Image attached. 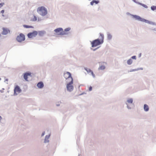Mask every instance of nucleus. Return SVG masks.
<instances>
[{"label": "nucleus", "mask_w": 156, "mask_h": 156, "mask_svg": "<svg viewBox=\"0 0 156 156\" xmlns=\"http://www.w3.org/2000/svg\"><path fill=\"white\" fill-rule=\"evenodd\" d=\"M37 11L42 16H44L47 14V10L46 9L44 6L38 7L37 9Z\"/></svg>", "instance_id": "f03ea898"}, {"label": "nucleus", "mask_w": 156, "mask_h": 156, "mask_svg": "<svg viewBox=\"0 0 156 156\" xmlns=\"http://www.w3.org/2000/svg\"><path fill=\"white\" fill-rule=\"evenodd\" d=\"M4 4V3H0V8L2 7Z\"/></svg>", "instance_id": "b1692460"}, {"label": "nucleus", "mask_w": 156, "mask_h": 156, "mask_svg": "<svg viewBox=\"0 0 156 156\" xmlns=\"http://www.w3.org/2000/svg\"><path fill=\"white\" fill-rule=\"evenodd\" d=\"M105 67L104 66H101L99 67V69L101 70H104L105 69Z\"/></svg>", "instance_id": "a211bd4d"}, {"label": "nucleus", "mask_w": 156, "mask_h": 156, "mask_svg": "<svg viewBox=\"0 0 156 156\" xmlns=\"http://www.w3.org/2000/svg\"><path fill=\"white\" fill-rule=\"evenodd\" d=\"M127 102L129 103H132L133 100L132 98H129L127 100Z\"/></svg>", "instance_id": "dca6fc26"}, {"label": "nucleus", "mask_w": 156, "mask_h": 156, "mask_svg": "<svg viewBox=\"0 0 156 156\" xmlns=\"http://www.w3.org/2000/svg\"><path fill=\"white\" fill-rule=\"evenodd\" d=\"M84 69L88 73H90L94 77H95V76L94 74V73L90 69L86 68H85Z\"/></svg>", "instance_id": "9b49d317"}, {"label": "nucleus", "mask_w": 156, "mask_h": 156, "mask_svg": "<svg viewBox=\"0 0 156 156\" xmlns=\"http://www.w3.org/2000/svg\"><path fill=\"white\" fill-rule=\"evenodd\" d=\"M38 32L36 31H34L30 33L27 34V36L29 38H32L35 37L37 35Z\"/></svg>", "instance_id": "423d86ee"}, {"label": "nucleus", "mask_w": 156, "mask_h": 156, "mask_svg": "<svg viewBox=\"0 0 156 156\" xmlns=\"http://www.w3.org/2000/svg\"><path fill=\"white\" fill-rule=\"evenodd\" d=\"M100 35L101 37V40L98 39H96L91 42L92 47H96L103 43L104 39V35L101 33H100Z\"/></svg>", "instance_id": "f257e3e1"}, {"label": "nucleus", "mask_w": 156, "mask_h": 156, "mask_svg": "<svg viewBox=\"0 0 156 156\" xmlns=\"http://www.w3.org/2000/svg\"><path fill=\"white\" fill-rule=\"evenodd\" d=\"M44 132L42 134V136H44Z\"/></svg>", "instance_id": "c756f323"}, {"label": "nucleus", "mask_w": 156, "mask_h": 156, "mask_svg": "<svg viewBox=\"0 0 156 156\" xmlns=\"http://www.w3.org/2000/svg\"><path fill=\"white\" fill-rule=\"evenodd\" d=\"M47 136H46V138H47Z\"/></svg>", "instance_id": "2f4dec72"}, {"label": "nucleus", "mask_w": 156, "mask_h": 156, "mask_svg": "<svg viewBox=\"0 0 156 156\" xmlns=\"http://www.w3.org/2000/svg\"><path fill=\"white\" fill-rule=\"evenodd\" d=\"M23 26L25 28H33V27L32 26H28V25H23Z\"/></svg>", "instance_id": "6ab92c4d"}, {"label": "nucleus", "mask_w": 156, "mask_h": 156, "mask_svg": "<svg viewBox=\"0 0 156 156\" xmlns=\"http://www.w3.org/2000/svg\"><path fill=\"white\" fill-rule=\"evenodd\" d=\"M2 119L1 117L0 116V121Z\"/></svg>", "instance_id": "7c9ffc66"}, {"label": "nucleus", "mask_w": 156, "mask_h": 156, "mask_svg": "<svg viewBox=\"0 0 156 156\" xmlns=\"http://www.w3.org/2000/svg\"><path fill=\"white\" fill-rule=\"evenodd\" d=\"M134 18H135L136 20H138L139 21H140L142 22H147L148 21L140 17L139 16L136 15H131Z\"/></svg>", "instance_id": "0eeeda50"}, {"label": "nucleus", "mask_w": 156, "mask_h": 156, "mask_svg": "<svg viewBox=\"0 0 156 156\" xmlns=\"http://www.w3.org/2000/svg\"><path fill=\"white\" fill-rule=\"evenodd\" d=\"M151 9L152 10L154 11L156 10V6H152L151 7Z\"/></svg>", "instance_id": "aec40b11"}, {"label": "nucleus", "mask_w": 156, "mask_h": 156, "mask_svg": "<svg viewBox=\"0 0 156 156\" xmlns=\"http://www.w3.org/2000/svg\"><path fill=\"white\" fill-rule=\"evenodd\" d=\"M4 10H2L1 11V13H2V14L4 13Z\"/></svg>", "instance_id": "c85d7f7f"}, {"label": "nucleus", "mask_w": 156, "mask_h": 156, "mask_svg": "<svg viewBox=\"0 0 156 156\" xmlns=\"http://www.w3.org/2000/svg\"><path fill=\"white\" fill-rule=\"evenodd\" d=\"M94 3V1H93L90 2V4L91 5H93Z\"/></svg>", "instance_id": "bb28decb"}, {"label": "nucleus", "mask_w": 156, "mask_h": 156, "mask_svg": "<svg viewBox=\"0 0 156 156\" xmlns=\"http://www.w3.org/2000/svg\"><path fill=\"white\" fill-rule=\"evenodd\" d=\"M31 73H26L24 74V78L26 80L28 81V78L30 77H31Z\"/></svg>", "instance_id": "9d476101"}, {"label": "nucleus", "mask_w": 156, "mask_h": 156, "mask_svg": "<svg viewBox=\"0 0 156 156\" xmlns=\"http://www.w3.org/2000/svg\"><path fill=\"white\" fill-rule=\"evenodd\" d=\"M71 79V81H70L69 83L67 84L66 86L67 89L69 91H71L73 90V86L72 85L73 84V78Z\"/></svg>", "instance_id": "7ed1b4c3"}, {"label": "nucleus", "mask_w": 156, "mask_h": 156, "mask_svg": "<svg viewBox=\"0 0 156 156\" xmlns=\"http://www.w3.org/2000/svg\"><path fill=\"white\" fill-rule=\"evenodd\" d=\"M1 80V78H0V80Z\"/></svg>", "instance_id": "72a5a7b5"}, {"label": "nucleus", "mask_w": 156, "mask_h": 156, "mask_svg": "<svg viewBox=\"0 0 156 156\" xmlns=\"http://www.w3.org/2000/svg\"><path fill=\"white\" fill-rule=\"evenodd\" d=\"M37 86L39 88H42L44 86L43 83L41 82H40L38 83Z\"/></svg>", "instance_id": "ddd939ff"}, {"label": "nucleus", "mask_w": 156, "mask_h": 156, "mask_svg": "<svg viewBox=\"0 0 156 156\" xmlns=\"http://www.w3.org/2000/svg\"><path fill=\"white\" fill-rule=\"evenodd\" d=\"M144 109L145 111L147 112L149 110V108L148 106L146 104H145L144 105Z\"/></svg>", "instance_id": "4468645a"}, {"label": "nucleus", "mask_w": 156, "mask_h": 156, "mask_svg": "<svg viewBox=\"0 0 156 156\" xmlns=\"http://www.w3.org/2000/svg\"><path fill=\"white\" fill-rule=\"evenodd\" d=\"M54 31L58 35H65L67 33L63 30L62 28H59L55 29Z\"/></svg>", "instance_id": "20e7f679"}, {"label": "nucleus", "mask_w": 156, "mask_h": 156, "mask_svg": "<svg viewBox=\"0 0 156 156\" xmlns=\"http://www.w3.org/2000/svg\"><path fill=\"white\" fill-rule=\"evenodd\" d=\"M37 20V17L35 16H34V18L32 19L31 20V21H35Z\"/></svg>", "instance_id": "412c9836"}, {"label": "nucleus", "mask_w": 156, "mask_h": 156, "mask_svg": "<svg viewBox=\"0 0 156 156\" xmlns=\"http://www.w3.org/2000/svg\"><path fill=\"white\" fill-rule=\"evenodd\" d=\"M17 40L19 42H21L25 40V35L22 34H20L16 38Z\"/></svg>", "instance_id": "39448f33"}, {"label": "nucleus", "mask_w": 156, "mask_h": 156, "mask_svg": "<svg viewBox=\"0 0 156 156\" xmlns=\"http://www.w3.org/2000/svg\"><path fill=\"white\" fill-rule=\"evenodd\" d=\"M89 91H91L92 90V87L91 86H90L89 87Z\"/></svg>", "instance_id": "393cba45"}, {"label": "nucleus", "mask_w": 156, "mask_h": 156, "mask_svg": "<svg viewBox=\"0 0 156 156\" xmlns=\"http://www.w3.org/2000/svg\"><path fill=\"white\" fill-rule=\"evenodd\" d=\"M94 3H95L96 4H97L99 3L98 1H94Z\"/></svg>", "instance_id": "a878e982"}, {"label": "nucleus", "mask_w": 156, "mask_h": 156, "mask_svg": "<svg viewBox=\"0 0 156 156\" xmlns=\"http://www.w3.org/2000/svg\"><path fill=\"white\" fill-rule=\"evenodd\" d=\"M21 91V90L20 87L16 85L14 89V94L17 95Z\"/></svg>", "instance_id": "6e6552de"}, {"label": "nucleus", "mask_w": 156, "mask_h": 156, "mask_svg": "<svg viewBox=\"0 0 156 156\" xmlns=\"http://www.w3.org/2000/svg\"><path fill=\"white\" fill-rule=\"evenodd\" d=\"M107 38L108 39L110 40L112 38V36L110 34H108Z\"/></svg>", "instance_id": "4be33fe9"}, {"label": "nucleus", "mask_w": 156, "mask_h": 156, "mask_svg": "<svg viewBox=\"0 0 156 156\" xmlns=\"http://www.w3.org/2000/svg\"><path fill=\"white\" fill-rule=\"evenodd\" d=\"M2 16H4L3 15H2Z\"/></svg>", "instance_id": "473e14b6"}, {"label": "nucleus", "mask_w": 156, "mask_h": 156, "mask_svg": "<svg viewBox=\"0 0 156 156\" xmlns=\"http://www.w3.org/2000/svg\"><path fill=\"white\" fill-rule=\"evenodd\" d=\"M132 62L133 61L131 59H130L127 61V63L128 64L130 65L132 63Z\"/></svg>", "instance_id": "f3484780"}, {"label": "nucleus", "mask_w": 156, "mask_h": 156, "mask_svg": "<svg viewBox=\"0 0 156 156\" xmlns=\"http://www.w3.org/2000/svg\"><path fill=\"white\" fill-rule=\"evenodd\" d=\"M70 28H66V29L65 30V31H65V32H66V33H67V34H68V33L66 32H67V31H69V30H70Z\"/></svg>", "instance_id": "5701e85b"}, {"label": "nucleus", "mask_w": 156, "mask_h": 156, "mask_svg": "<svg viewBox=\"0 0 156 156\" xmlns=\"http://www.w3.org/2000/svg\"><path fill=\"white\" fill-rule=\"evenodd\" d=\"M137 3L138 4L142 5V6H143V7H144L145 8H146L147 9V8H148V6L147 5H145L144 4L141 3L140 2H137Z\"/></svg>", "instance_id": "2eb2a0df"}, {"label": "nucleus", "mask_w": 156, "mask_h": 156, "mask_svg": "<svg viewBox=\"0 0 156 156\" xmlns=\"http://www.w3.org/2000/svg\"><path fill=\"white\" fill-rule=\"evenodd\" d=\"M132 58L133 59H136V56H133L132 57Z\"/></svg>", "instance_id": "cd10ccee"}, {"label": "nucleus", "mask_w": 156, "mask_h": 156, "mask_svg": "<svg viewBox=\"0 0 156 156\" xmlns=\"http://www.w3.org/2000/svg\"><path fill=\"white\" fill-rule=\"evenodd\" d=\"M3 31L2 32V34L4 35L7 34L9 32V30L7 28H3Z\"/></svg>", "instance_id": "f8f14e48"}, {"label": "nucleus", "mask_w": 156, "mask_h": 156, "mask_svg": "<svg viewBox=\"0 0 156 156\" xmlns=\"http://www.w3.org/2000/svg\"><path fill=\"white\" fill-rule=\"evenodd\" d=\"M64 76L66 79H68L70 81H71V78H73L71 76V73L68 72H66L65 73L64 75Z\"/></svg>", "instance_id": "1a4fd4ad"}]
</instances>
